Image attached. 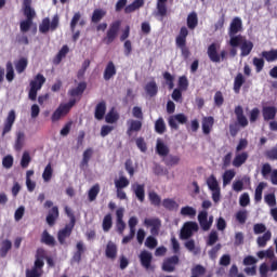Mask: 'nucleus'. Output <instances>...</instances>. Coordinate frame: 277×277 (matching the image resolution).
<instances>
[{"mask_svg": "<svg viewBox=\"0 0 277 277\" xmlns=\"http://www.w3.org/2000/svg\"><path fill=\"white\" fill-rule=\"evenodd\" d=\"M155 131L159 135H163L166 133V121L162 117L158 118L155 122Z\"/></svg>", "mask_w": 277, "mask_h": 277, "instance_id": "49", "label": "nucleus"}, {"mask_svg": "<svg viewBox=\"0 0 277 277\" xmlns=\"http://www.w3.org/2000/svg\"><path fill=\"white\" fill-rule=\"evenodd\" d=\"M29 64V62L27 61L26 57H22L19 58L16 63H15V69L16 72L18 75H23V72H25V70H27V65Z\"/></svg>", "mask_w": 277, "mask_h": 277, "instance_id": "43", "label": "nucleus"}, {"mask_svg": "<svg viewBox=\"0 0 277 277\" xmlns=\"http://www.w3.org/2000/svg\"><path fill=\"white\" fill-rule=\"evenodd\" d=\"M277 114L276 106H264L262 108V115L265 122H269V120H275Z\"/></svg>", "mask_w": 277, "mask_h": 277, "instance_id": "19", "label": "nucleus"}, {"mask_svg": "<svg viewBox=\"0 0 277 277\" xmlns=\"http://www.w3.org/2000/svg\"><path fill=\"white\" fill-rule=\"evenodd\" d=\"M118 69H116V64L113 61H109L104 69L103 79L104 81H111L114 76L117 75Z\"/></svg>", "mask_w": 277, "mask_h": 277, "instance_id": "15", "label": "nucleus"}, {"mask_svg": "<svg viewBox=\"0 0 277 277\" xmlns=\"http://www.w3.org/2000/svg\"><path fill=\"white\" fill-rule=\"evenodd\" d=\"M119 119H120V116L118 115V113H116L114 108H111L105 117V120L108 124H114L118 122Z\"/></svg>", "mask_w": 277, "mask_h": 277, "instance_id": "48", "label": "nucleus"}, {"mask_svg": "<svg viewBox=\"0 0 277 277\" xmlns=\"http://www.w3.org/2000/svg\"><path fill=\"white\" fill-rule=\"evenodd\" d=\"M263 189H265V183L261 182L255 188V194H254L255 202H261V200H263Z\"/></svg>", "mask_w": 277, "mask_h": 277, "instance_id": "53", "label": "nucleus"}, {"mask_svg": "<svg viewBox=\"0 0 277 277\" xmlns=\"http://www.w3.org/2000/svg\"><path fill=\"white\" fill-rule=\"evenodd\" d=\"M194 233H198V223L188 221L181 229L180 237L181 239H189L194 235Z\"/></svg>", "mask_w": 277, "mask_h": 277, "instance_id": "8", "label": "nucleus"}, {"mask_svg": "<svg viewBox=\"0 0 277 277\" xmlns=\"http://www.w3.org/2000/svg\"><path fill=\"white\" fill-rule=\"evenodd\" d=\"M156 153L163 159L170 155V147L161 138H158L156 142Z\"/></svg>", "mask_w": 277, "mask_h": 277, "instance_id": "18", "label": "nucleus"}, {"mask_svg": "<svg viewBox=\"0 0 277 277\" xmlns=\"http://www.w3.org/2000/svg\"><path fill=\"white\" fill-rule=\"evenodd\" d=\"M10 250H12V240L10 239L2 240L0 243V259H5Z\"/></svg>", "mask_w": 277, "mask_h": 277, "instance_id": "34", "label": "nucleus"}, {"mask_svg": "<svg viewBox=\"0 0 277 277\" xmlns=\"http://www.w3.org/2000/svg\"><path fill=\"white\" fill-rule=\"evenodd\" d=\"M29 163H31V156L29 155V151H24L21 159V167L24 169L29 168Z\"/></svg>", "mask_w": 277, "mask_h": 277, "instance_id": "63", "label": "nucleus"}, {"mask_svg": "<svg viewBox=\"0 0 277 277\" xmlns=\"http://www.w3.org/2000/svg\"><path fill=\"white\" fill-rule=\"evenodd\" d=\"M2 166L5 170H10L14 166V157L12 155H6L2 158Z\"/></svg>", "mask_w": 277, "mask_h": 277, "instance_id": "59", "label": "nucleus"}, {"mask_svg": "<svg viewBox=\"0 0 277 277\" xmlns=\"http://www.w3.org/2000/svg\"><path fill=\"white\" fill-rule=\"evenodd\" d=\"M162 161L167 168H174V166H179L181 163V156L169 154Z\"/></svg>", "mask_w": 277, "mask_h": 277, "instance_id": "26", "label": "nucleus"}, {"mask_svg": "<svg viewBox=\"0 0 277 277\" xmlns=\"http://www.w3.org/2000/svg\"><path fill=\"white\" fill-rule=\"evenodd\" d=\"M69 51H70V48H68V45H63L56 55V58H55L56 64H60L62 60H64V57L68 55Z\"/></svg>", "mask_w": 277, "mask_h": 277, "instance_id": "56", "label": "nucleus"}, {"mask_svg": "<svg viewBox=\"0 0 277 277\" xmlns=\"http://www.w3.org/2000/svg\"><path fill=\"white\" fill-rule=\"evenodd\" d=\"M215 124V119L212 116L203 117L201 121V128L203 135H209Z\"/></svg>", "mask_w": 277, "mask_h": 277, "instance_id": "17", "label": "nucleus"}, {"mask_svg": "<svg viewBox=\"0 0 277 277\" xmlns=\"http://www.w3.org/2000/svg\"><path fill=\"white\" fill-rule=\"evenodd\" d=\"M41 243H44L45 246H50L51 248L55 247V238L49 234V232L45 229L43 230L41 235Z\"/></svg>", "mask_w": 277, "mask_h": 277, "instance_id": "39", "label": "nucleus"}, {"mask_svg": "<svg viewBox=\"0 0 277 277\" xmlns=\"http://www.w3.org/2000/svg\"><path fill=\"white\" fill-rule=\"evenodd\" d=\"M254 49V43L250 40H243L242 44H240V57H248L250 53H252V50Z\"/></svg>", "mask_w": 277, "mask_h": 277, "instance_id": "28", "label": "nucleus"}, {"mask_svg": "<svg viewBox=\"0 0 277 277\" xmlns=\"http://www.w3.org/2000/svg\"><path fill=\"white\" fill-rule=\"evenodd\" d=\"M25 143V133L18 132L15 141V150H23V144Z\"/></svg>", "mask_w": 277, "mask_h": 277, "instance_id": "61", "label": "nucleus"}, {"mask_svg": "<svg viewBox=\"0 0 277 277\" xmlns=\"http://www.w3.org/2000/svg\"><path fill=\"white\" fill-rule=\"evenodd\" d=\"M145 92L150 97L157 96L159 92V87H157V82L155 80L147 82L145 85Z\"/></svg>", "mask_w": 277, "mask_h": 277, "instance_id": "36", "label": "nucleus"}, {"mask_svg": "<svg viewBox=\"0 0 277 277\" xmlns=\"http://www.w3.org/2000/svg\"><path fill=\"white\" fill-rule=\"evenodd\" d=\"M186 25L188 29L194 30L196 27H198V13L197 12H192L188 14L187 19H186Z\"/></svg>", "mask_w": 277, "mask_h": 277, "instance_id": "37", "label": "nucleus"}, {"mask_svg": "<svg viewBox=\"0 0 277 277\" xmlns=\"http://www.w3.org/2000/svg\"><path fill=\"white\" fill-rule=\"evenodd\" d=\"M74 105H77V98H70L68 103L60 104V106L55 109V111L51 116L52 122H58V120H62V118H64L65 116H68Z\"/></svg>", "mask_w": 277, "mask_h": 277, "instance_id": "3", "label": "nucleus"}, {"mask_svg": "<svg viewBox=\"0 0 277 277\" xmlns=\"http://www.w3.org/2000/svg\"><path fill=\"white\" fill-rule=\"evenodd\" d=\"M162 207L167 211H176V209H179V203L172 198H166L162 200Z\"/></svg>", "mask_w": 277, "mask_h": 277, "instance_id": "41", "label": "nucleus"}, {"mask_svg": "<svg viewBox=\"0 0 277 277\" xmlns=\"http://www.w3.org/2000/svg\"><path fill=\"white\" fill-rule=\"evenodd\" d=\"M138 259L144 269H153V253L144 250L140 253Z\"/></svg>", "mask_w": 277, "mask_h": 277, "instance_id": "13", "label": "nucleus"}, {"mask_svg": "<svg viewBox=\"0 0 277 277\" xmlns=\"http://www.w3.org/2000/svg\"><path fill=\"white\" fill-rule=\"evenodd\" d=\"M60 217V208L57 206L52 207L51 210H49L47 215V224L50 226H55V222H57V219Z\"/></svg>", "mask_w": 277, "mask_h": 277, "instance_id": "21", "label": "nucleus"}, {"mask_svg": "<svg viewBox=\"0 0 277 277\" xmlns=\"http://www.w3.org/2000/svg\"><path fill=\"white\" fill-rule=\"evenodd\" d=\"M32 0H23V12L26 19L19 23V29L22 34H27L34 25V18H36V10L31 8Z\"/></svg>", "mask_w": 277, "mask_h": 277, "instance_id": "1", "label": "nucleus"}, {"mask_svg": "<svg viewBox=\"0 0 277 277\" xmlns=\"http://www.w3.org/2000/svg\"><path fill=\"white\" fill-rule=\"evenodd\" d=\"M236 220L239 222V224H246L248 220V210H239L236 213Z\"/></svg>", "mask_w": 277, "mask_h": 277, "instance_id": "62", "label": "nucleus"}, {"mask_svg": "<svg viewBox=\"0 0 277 277\" xmlns=\"http://www.w3.org/2000/svg\"><path fill=\"white\" fill-rule=\"evenodd\" d=\"M266 159H269L271 161H277V147H273L271 149H267L264 153Z\"/></svg>", "mask_w": 277, "mask_h": 277, "instance_id": "64", "label": "nucleus"}, {"mask_svg": "<svg viewBox=\"0 0 277 277\" xmlns=\"http://www.w3.org/2000/svg\"><path fill=\"white\" fill-rule=\"evenodd\" d=\"M234 114L236 116V120H237L239 127H242V129H246V127H248L249 122H248V118L246 117V115H243V107L236 106Z\"/></svg>", "mask_w": 277, "mask_h": 277, "instance_id": "16", "label": "nucleus"}, {"mask_svg": "<svg viewBox=\"0 0 277 277\" xmlns=\"http://www.w3.org/2000/svg\"><path fill=\"white\" fill-rule=\"evenodd\" d=\"M163 79L166 80L169 90H174V76H172V74H170L169 71H164Z\"/></svg>", "mask_w": 277, "mask_h": 277, "instance_id": "60", "label": "nucleus"}, {"mask_svg": "<svg viewBox=\"0 0 277 277\" xmlns=\"http://www.w3.org/2000/svg\"><path fill=\"white\" fill-rule=\"evenodd\" d=\"M177 87L182 92L187 91V88H189V80H187V76H181L179 78Z\"/></svg>", "mask_w": 277, "mask_h": 277, "instance_id": "57", "label": "nucleus"}, {"mask_svg": "<svg viewBox=\"0 0 277 277\" xmlns=\"http://www.w3.org/2000/svg\"><path fill=\"white\" fill-rule=\"evenodd\" d=\"M47 83V78L42 74H37L34 80L30 81V88L35 90H42V87Z\"/></svg>", "mask_w": 277, "mask_h": 277, "instance_id": "32", "label": "nucleus"}, {"mask_svg": "<svg viewBox=\"0 0 277 277\" xmlns=\"http://www.w3.org/2000/svg\"><path fill=\"white\" fill-rule=\"evenodd\" d=\"M246 83V77L243 74L238 72L234 79V92L235 94H239L241 92V87Z\"/></svg>", "mask_w": 277, "mask_h": 277, "instance_id": "33", "label": "nucleus"}, {"mask_svg": "<svg viewBox=\"0 0 277 277\" xmlns=\"http://www.w3.org/2000/svg\"><path fill=\"white\" fill-rule=\"evenodd\" d=\"M207 185H208L210 192L220 189V184L217 183V179L213 174L207 179Z\"/></svg>", "mask_w": 277, "mask_h": 277, "instance_id": "52", "label": "nucleus"}, {"mask_svg": "<svg viewBox=\"0 0 277 277\" xmlns=\"http://www.w3.org/2000/svg\"><path fill=\"white\" fill-rule=\"evenodd\" d=\"M42 179L45 183H49L51 179H53V168L51 167V163H48L44 168V171L42 173Z\"/></svg>", "mask_w": 277, "mask_h": 277, "instance_id": "54", "label": "nucleus"}, {"mask_svg": "<svg viewBox=\"0 0 277 277\" xmlns=\"http://www.w3.org/2000/svg\"><path fill=\"white\" fill-rule=\"evenodd\" d=\"M261 55L268 63L276 62L277 61V49H272L271 51H263Z\"/></svg>", "mask_w": 277, "mask_h": 277, "instance_id": "46", "label": "nucleus"}, {"mask_svg": "<svg viewBox=\"0 0 277 277\" xmlns=\"http://www.w3.org/2000/svg\"><path fill=\"white\" fill-rule=\"evenodd\" d=\"M98 194H101V186L98 184H95L89 189L88 196H89L90 202H94Z\"/></svg>", "mask_w": 277, "mask_h": 277, "instance_id": "50", "label": "nucleus"}, {"mask_svg": "<svg viewBox=\"0 0 277 277\" xmlns=\"http://www.w3.org/2000/svg\"><path fill=\"white\" fill-rule=\"evenodd\" d=\"M107 15V11L103 10V9H95L93 11L91 21L92 23H101V21H103V18H105V16Z\"/></svg>", "mask_w": 277, "mask_h": 277, "instance_id": "40", "label": "nucleus"}, {"mask_svg": "<svg viewBox=\"0 0 277 277\" xmlns=\"http://www.w3.org/2000/svg\"><path fill=\"white\" fill-rule=\"evenodd\" d=\"M84 252L85 246L83 245V241H78L76 245V252L72 255V261L75 263H81V256H83Z\"/></svg>", "mask_w": 277, "mask_h": 277, "instance_id": "30", "label": "nucleus"}, {"mask_svg": "<svg viewBox=\"0 0 277 277\" xmlns=\"http://www.w3.org/2000/svg\"><path fill=\"white\" fill-rule=\"evenodd\" d=\"M106 111H107V103H105V101L100 102L95 106V113H94L95 120H103L105 118Z\"/></svg>", "mask_w": 277, "mask_h": 277, "instance_id": "23", "label": "nucleus"}, {"mask_svg": "<svg viewBox=\"0 0 277 277\" xmlns=\"http://www.w3.org/2000/svg\"><path fill=\"white\" fill-rule=\"evenodd\" d=\"M132 189L137 200L140 202H144V200L146 199V190L144 184H133Z\"/></svg>", "mask_w": 277, "mask_h": 277, "instance_id": "25", "label": "nucleus"}, {"mask_svg": "<svg viewBox=\"0 0 277 277\" xmlns=\"http://www.w3.org/2000/svg\"><path fill=\"white\" fill-rule=\"evenodd\" d=\"M229 45L233 48L241 47L242 42L246 40L241 35L229 36Z\"/></svg>", "mask_w": 277, "mask_h": 277, "instance_id": "51", "label": "nucleus"}, {"mask_svg": "<svg viewBox=\"0 0 277 277\" xmlns=\"http://www.w3.org/2000/svg\"><path fill=\"white\" fill-rule=\"evenodd\" d=\"M247 161H248V151H242L235 156L234 160L232 161V166H234V168H241L243 163H246Z\"/></svg>", "mask_w": 277, "mask_h": 277, "instance_id": "29", "label": "nucleus"}, {"mask_svg": "<svg viewBox=\"0 0 277 277\" xmlns=\"http://www.w3.org/2000/svg\"><path fill=\"white\" fill-rule=\"evenodd\" d=\"M60 27V15H54L52 21L49 17H44L39 25L40 34H49V31H55Z\"/></svg>", "mask_w": 277, "mask_h": 277, "instance_id": "5", "label": "nucleus"}, {"mask_svg": "<svg viewBox=\"0 0 277 277\" xmlns=\"http://www.w3.org/2000/svg\"><path fill=\"white\" fill-rule=\"evenodd\" d=\"M129 179L126 176H120L118 180L115 181L116 189H124V187H129Z\"/></svg>", "mask_w": 277, "mask_h": 277, "instance_id": "55", "label": "nucleus"}, {"mask_svg": "<svg viewBox=\"0 0 277 277\" xmlns=\"http://www.w3.org/2000/svg\"><path fill=\"white\" fill-rule=\"evenodd\" d=\"M187 36H189V30L187 27L183 26L175 38V44L181 49L183 60H187L192 56V52L189 51V48H187Z\"/></svg>", "mask_w": 277, "mask_h": 277, "instance_id": "2", "label": "nucleus"}, {"mask_svg": "<svg viewBox=\"0 0 277 277\" xmlns=\"http://www.w3.org/2000/svg\"><path fill=\"white\" fill-rule=\"evenodd\" d=\"M128 130H127V135H129V137H131V135H133V133H138V131H142V121L140 120H130L128 121Z\"/></svg>", "mask_w": 277, "mask_h": 277, "instance_id": "27", "label": "nucleus"}, {"mask_svg": "<svg viewBox=\"0 0 277 277\" xmlns=\"http://www.w3.org/2000/svg\"><path fill=\"white\" fill-rule=\"evenodd\" d=\"M113 226H114V221L111 219V213H108L103 219L102 228H103L104 233H109V230H111Z\"/></svg>", "mask_w": 277, "mask_h": 277, "instance_id": "44", "label": "nucleus"}, {"mask_svg": "<svg viewBox=\"0 0 277 277\" xmlns=\"http://www.w3.org/2000/svg\"><path fill=\"white\" fill-rule=\"evenodd\" d=\"M122 22L120 19L113 22L106 32V37L103 39V42H105V44H111V42L118 38Z\"/></svg>", "mask_w": 277, "mask_h": 277, "instance_id": "7", "label": "nucleus"}, {"mask_svg": "<svg viewBox=\"0 0 277 277\" xmlns=\"http://www.w3.org/2000/svg\"><path fill=\"white\" fill-rule=\"evenodd\" d=\"M106 259H110V261H116V256H118V246H116L113 241H108L105 249Z\"/></svg>", "mask_w": 277, "mask_h": 277, "instance_id": "20", "label": "nucleus"}, {"mask_svg": "<svg viewBox=\"0 0 277 277\" xmlns=\"http://www.w3.org/2000/svg\"><path fill=\"white\" fill-rule=\"evenodd\" d=\"M242 23L241 18L234 17L228 29V36H237L241 31Z\"/></svg>", "mask_w": 277, "mask_h": 277, "instance_id": "22", "label": "nucleus"}, {"mask_svg": "<svg viewBox=\"0 0 277 277\" xmlns=\"http://www.w3.org/2000/svg\"><path fill=\"white\" fill-rule=\"evenodd\" d=\"M92 155H94V150L92 148H87L82 154V160L80 162V168H88L90 163V159H92Z\"/></svg>", "mask_w": 277, "mask_h": 277, "instance_id": "38", "label": "nucleus"}, {"mask_svg": "<svg viewBox=\"0 0 277 277\" xmlns=\"http://www.w3.org/2000/svg\"><path fill=\"white\" fill-rule=\"evenodd\" d=\"M148 200L153 207H161V197L155 190L148 193Z\"/></svg>", "mask_w": 277, "mask_h": 277, "instance_id": "47", "label": "nucleus"}, {"mask_svg": "<svg viewBox=\"0 0 277 277\" xmlns=\"http://www.w3.org/2000/svg\"><path fill=\"white\" fill-rule=\"evenodd\" d=\"M170 129L179 131V124H187V116L185 114L172 115L168 119Z\"/></svg>", "mask_w": 277, "mask_h": 277, "instance_id": "9", "label": "nucleus"}, {"mask_svg": "<svg viewBox=\"0 0 277 277\" xmlns=\"http://www.w3.org/2000/svg\"><path fill=\"white\" fill-rule=\"evenodd\" d=\"M42 259H44V249H38L32 269L42 272V267H44V260H42Z\"/></svg>", "mask_w": 277, "mask_h": 277, "instance_id": "24", "label": "nucleus"}, {"mask_svg": "<svg viewBox=\"0 0 277 277\" xmlns=\"http://www.w3.org/2000/svg\"><path fill=\"white\" fill-rule=\"evenodd\" d=\"M77 220L75 215H71L69 224L65 225V227L57 233V239L61 246H66V239L72 235V228H75Z\"/></svg>", "mask_w": 277, "mask_h": 277, "instance_id": "6", "label": "nucleus"}, {"mask_svg": "<svg viewBox=\"0 0 277 277\" xmlns=\"http://www.w3.org/2000/svg\"><path fill=\"white\" fill-rule=\"evenodd\" d=\"M14 122H16V111L10 110L6 119L4 120L2 137H5V135H8L10 131H12V127H14Z\"/></svg>", "mask_w": 277, "mask_h": 277, "instance_id": "11", "label": "nucleus"}, {"mask_svg": "<svg viewBox=\"0 0 277 277\" xmlns=\"http://www.w3.org/2000/svg\"><path fill=\"white\" fill-rule=\"evenodd\" d=\"M207 55L210 62H213V64H220V62H224V60H226L228 52H226V50H222L217 53V43H211L208 47Z\"/></svg>", "mask_w": 277, "mask_h": 277, "instance_id": "4", "label": "nucleus"}, {"mask_svg": "<svg viewBox=\"0 0 277 277\" xmlns=\"http://www.w3.org/2000/svg\"><path fill=\"white\" fill-rule=\"evenodd\" d=\"M272 239V232L267 230L262 236H259L256 239V243L259 248H265L267 246V241Z\"/></svg>", "mask_w": 277, "mask_h": 277, "instance_id": "42", "label": "nucleus"}, {"mask_svg": "<svg viewBox=\"0 0 277 277\" xmlns=\"http://www.w3.org/2000/svg\"><path fill=\"white\" fill-rule=\"evenodd\" d=\"M144 226L150 228L151 235L157 237V235H159V230L161 229V220L157 217L145 219Z\"/></svg>", "mask_w": 277, "mask_h": 277, "instance_id": "10", "label": "nucleus"}, {"mask_svg": "<svg viewBox=\"0 0 277 277\" xmlns=\"http://www.w3.org/2000/svg\"><path fill=\"white\" fill-rule=\"evenodd\" d=\"M176 265H179V255H172L171 258H168L162 263V272H168L169 274H172L174 269H176Z\"/></svg>", "mask_w": 277, "mask_h": 277, "instance_id": "12", "label": "nucleus"}, {"mask_svg": "<svg viewBox=\"0 0 277 277\" xmlns=\"http://www.w3.org/2000/svg\"><path fill=\"white\" fill-rule=\"evenodd\" d=\"M117 217V232L119 235H124V228H127V223H124V208H118L116 210Z\"/></svg>", "mask_w": 277, "mask_h": 277, "instance_id": "14", "label": "nucleus"}, {"mask_svg": "<svg viewBox=\"0 0 277 277\" xmlns=\"http://www.w3.org/2000/svg\"><path fill=\"white\" fill-rule=\"evenodd\" d=\"M180 213L181 215H183V217H189L190 220H194V217H196V210L192 206L183 207Z\"/></svg>", "mask_w": 277, "mask_h": 277, "instance_id": "45", "label": "nucleus"}, {"mask_svg": "<svg viewBox=\"0 0 277 277\" xmlns=\"http://www.w3.org/2000/svg\"><path fill=\"white\" fill-rule=\"evenodd\" d=\"M87 88L88 84L85 82H80L78 83L77 88L68 91V95L71 96V98H75V96H83V92H85Z\"/></svg>", "mask_w": 277, "mask_h": 277, "instance_id": "31", "label": "nucleus"}, {"mask_svg": "<svg viewBox=\"0 0 277 277\" xmlns=\"http://www.w3.org/2000/svg\"><path fill=\"white\" fill-rule=\"evenodd\" d=\"M166 3H168V0H157L156 16H161V18H163L164 16L168 15V5Z\"/></svg>", "mask_w": 277, "mask_h": 277, "instance_id": "35", "label": "nucleus"}, {"mask_svg": "<svg viewBox=\"0 0 277 277\" xmlns=\"http://www.w3.org/2000/svg\"><path fill=\"white\" fill-rule=\"evenodd\" d=\"M207 274V268L205 266L197 264L195 267L192 268V276L200 277Z\"/></svg>", "mask_w": 277, "mask_h": 277, "instance_id": "58", "label": "nucleus"}]
</instances>
